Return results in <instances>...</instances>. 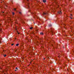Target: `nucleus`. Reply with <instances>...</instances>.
I'll list each match as a JSON object with an SVG mask.
<instances>
[{
  "mask_svg": "<svg viewBox=\"0 0 74 74\" xmlns=\"http://www.w3.org/2000/svg\"><path fill=\"white\" fill-rule=\"evenodd\" d=\"M29 55H33V53H29Z\"/></svg>",
  "mask_w": 74,
  "mask_h": 74,
  "instance_id": "12",
  "label": "nucleus"
},
{
  "mask_svg": "<svg viewBox=\"0 0 74 74\" xmlns=\"http://www.w3.org/2000/svg\"><path fill=\"white\" fill-rule=\"evenodd\" d=\"M59 56H58V57H61L62 56H61L62 55H60H60L59 54Z\"/></svg>",
  "mask_w": 74,
  "mask_h": 74,
  "instance_id": "15",
  "label": "nucleus"
},
{
  "mask_svg": "<svg viewBox=\"0 0 74 74\" xmlns=\"http://www.w3.org/2000/svg\"><path fill=\"white\" fill-rule=\"evenodd\" d=\"M19 14H21V12H19Z\"/></svg>",
  "mask_w": 74,
  "mask_h": 74,
  "instance_id": "29",
  "label": "nucleus"
},
{
  "mask_svg": "<svg viewBox=\"0 0 74 74\" xmlns=\"http://www.w3.org/2000/svg\"><path fill=\"white\" fill-rule=\"evenodd\" d=\"M32 28H33V27H31L30 28V29H32Z\"/></svg>",
  "mask_w": 74,
  "mask_h": 74,
  "instance_id": "20",
  "label": "nucleus"
},
{
  "mask_svg": "<svg viewBox=\"0 0 74 74\" xmlns=\"http://www.w3.org/2000/svg\"><path fill=\"white\" fill-rule=\"evenodd\" d=\"M14 11H16V8L14 9Z\"/></svg>",
  "mask_w": 74,
  "mask_h": 74,
  "instance_id": "24",
  "label": "nucleus"
},
{
  "mask_svg": "<svg viewBox=\"0 0 74 74\" xmlns=\"http://www.w3.org/2000/svg\"><path fill=\"white\" fill-rule=\"evenodd\" d=\"M71 31V32H72V30Z\"/></svg>",
  "mask_w": 74,
  "mask_h": 74,
  "instance_id": "46",
  "label": "nucleus"
},
{
  "mask_svg": "<svg viewBox=\"0 0 74 74\" xmlns=\"http://www.w3.org/2000/svg\"><path fill=\"white\" fill-rule=\"evenodd\" d=\"M15 71H16V70H15Z\"/></svg>",
  "mask_w": 74,
  "mask_h": 74,
  "instance_id": "32",
  "label": "nucleus"
},
{
  "mask_svg": "<svg viewBox=\"0 0 74 74\" xmlns=\"http://www.w3.org/2000/svg\"><path fill=\"white\" fill-rule=\"evenodd\" d=\"M58 13L59 14H62V12H61V11H60L58 12Z\"/></svg>",
  "mask_w": 74,
  "mask_h": 74,
  "instance_id": "4",
  "label": "nucleus"
},
{
  "mask_svg": "<svg viewBox=\"0 0 74 74\" xmlns=\"http://www.w3.org/2000/svg\"><path fill=\"white\" fill-rule=\"evenodd\" d=\"M28 4H29L30 3H28Z\"/></svg>",
  "mask_w": 74,
  "mask_h": 74,
  "instance_id": "37",
  "label": "nucleus"
},
{
  "mask_svg": "<svg viewBox=\"0 0 74 74\" xmlns=\"http://www.w3.org/2000/svg\"><path fill=\"white\" fill-rule=\"evenodd\" d=\"M4 74H6L5 73H4Z\"/></svg>",
  "mask_w": 74,
  "mask_h": 74,
  "instance_id": "44",
  "label": "nucleus"
},
{
  "mask_svg": "<svg viewBox=\"0 0 74 74\" xmlns=\"http://www.w3.org/2000/svg\"><path fill=\"white\" fill-rule=\"evenodd\" d=\"M3 55L4 57H5L7 56V55L6 54H5V55L3 54Z\"/></svg>",
  "mask_w": 74,
  "mask_h": 74,
  "instance_id": "11",
  "label": "nucleus"
},
{
  "mask_svg": "<svg viewBox=\"0 0 74 74\" xmlns=\"http://www.w3.org/2000/svg\"><path fill=\"white\" fill-rule=\"evenodd\" d=\"M70 18L71 19H73V14H71V16H70Z\"/></svg>",
  "mask_w": 74,
  "mask_h": 74,
  "instance_id": "3",
  "label": "nucleus"
},
{
  "mask_svg": "<svg viewBox=\"0 0 74 74\" xmlns=\"http://www.w3.org/2000/svg\"><path fill=\"white\" fill-rule=\"evenodd\" d=\"M30 63H31V62H30Z\"/></svg>",
  "mask_w": 74,
  "mask_h": 74,
  "instance_id": "47",
  "label": "nucleus"
},
{
  "mask_svg": "<svg viewBox=\"0 0 74 74\" xmlns=\"http://www.w3.org/2000/svg\"><path fill=\"white\" fill-rule=\"evenodd\" d=\"M51 26V24H49V27H50Z\"/></svg>",
  "mask_w": 74,
  "mask_h": 74,
  "instance_id": "16",
  "label": "nucleus"
},
{
  "mask_svg": "<svg viewBox=\"0 0 74 74\" xmlns=\"http://www.w3.org/2000/svg\"><path fill=\"white\" fill-rule=\"evenodd\" d=\"M12 14H13V15H14V12H13Z\"/></svg>",
  "mask_w": 74,
  "mask_h": 74,
  "instance_id": "25",
  "label": "nucleus"
},
{
  "mask_svg": "<svg viewBox=\"0 0 74 74\" xmlns=\"http://www.w3.org/2000/svg\"><path fill=\"white\" fill-rule=\"evenodd\" d=\"M51 33H52V35H53V32L52 31H51Z\"/></svg>",
  "mask_w": 74,
  "mask_h": 74,
  "instance_id": "17",
  "label": "nucleus"
},
{
  "mask_svg": "<svg viewBox=\"0 0 74 74\" xmlns=\"http://www.w3.org/2000/svg\"><path fill=\"white\" fill-rule=\"evenodd\" d=\"M6 51V50H3V51H1V52H2L3 53H4Z\"/></svg>",
  "mask_w": 74,
  "mask_h": 74,
  "instance_id": "5",
  "label": "nucleus"
},
{
  "mask_svg": "<svg viewBox=\"0 0 74 74\" xmlns=\"http://www.w3.org/2000/svg\"><path fill=\"white\" fill-rule=\"evenodd\" d=\"M9 20H10V21H11V19H10V18H9Z\"/></svg>",
  "mask_w": 74,
  "mask_h": 74,
  "instance_id": "28",
  "label": "nucleus"
},
{
  "mask_svg": "<svg viewBox=\"0 0 74 74\" xmlns=\"http://www.w3.org/2000/svg\"><path fill=\"white\" fill-rule=\"evenodd\" d=\"M56 48H57V47H56Z\"/></svg>",
  "mask_w": 74,
  "mask_h": 74,
  "instance_id": "38",
  "label": "nucleus"
},
{
  "mask_svg": "<svg viewBox=\"0 0 74 74\" xmlns=\"http://www.w3.org/2000/svg\"><path fill=\"white\" fill-rule=\"evenodd\" d=\"M67 70L68 71H69V69H67Z\"/></svg>",
  "mask_w": 74,
  "mask_h": 74,
  "instance_id": "31",
  "label": "nucleus"
},
{
  "mask_svg": "<svg viewBox=\"0 0 74 74\" xmlns=\"http://www.w3.org/2000/svg\"><path fill=\"white\" fill-rule=\"evenodd\" d=\"M40 34L41 35H44V33L42 32H40Z\"/></svg>",
  "mask_w": 74,
  "mask_h": 74,
  "instance_id": "8",
  "label": "nucleus"
},
{
  "mask_svg": "<svg viewBox=\"0 0 74 74\" xmlns=\"http://www.w3.org/2000/svg\"><path fill=\"white\" fill-rule=\"evenodd\" d=\"M16 30H17V29H16Z\"/></svg>",
  "mask_w": 74,
  "mask_h": 74,
  "instance_id": "41",
  "label": "nucleus"
},
{
  "mask_svg": "<svg viewBox=\"0 0 74 74\" xmlns=\"http://www.w3.org/2000/svg\"><path fill=\"white\" fill-rule=\"evenodd\" d=\"M43 3H45V2H46V0H43Z\"/></svg>",
  "mask_w": 74,
  "mask_h": 74,
  "instance_id": "10",
  "label": "nucleus"
},
{
  "mask_svg": "<svg viewBox=\"0 0 74 74\" xmlns=\"http://www.w3.org/2000/svg\"><path fill=\"white\" fill-rule=\"evenodd\" d=\"M37 44H39V42H37Z\"/></svg>",
  "mask_w": 74,
  "mask_h": 74,
  "instance_id": "26",
  "label": "nucleus"
},
{
  "mask_svg": "<svg viewBox=\"0 0 74 74\" xmlns=\"http://www.w3.org/2000/svg\"><path fill=\"white\" fill-rule=\"evenodd\" d=\"M20 21H21L22 20V18H20Z\"/></svg>",
  "mask_w": 74,
  "mask_h": 74,
  "instance_id": "23",
  "label": "nucleus"
},
{
  "mask_svg": "<svg viewBox=\"0 0 74 74\" xmlns=\"http://www.w3.org/2000/svg\"><path fill=\"white\" fill-rule=\"evenodd\" d=\"M63 48H65V47H63Z\"/></svg>",
  "mask_w": 74,
  "mask_h": 74,
  "instance_id": "33",
  "label": "nucleus"
},
{
  "mask_svg": "<svg viewBox=\"0 0 74 74\" xmlns=\"http://www.w3.org/2000/svg\"><path fill=\"white\" fill-rule=\"evenodd\" d=\"M29 1V0H27V1Z\"/></svg>",
  "mask_w": 74,
  "mask_h": 74,
  "instance_id": "39",
  "label": "nucleus"
},
{
  "mask_svg": "<svg viewBox=\"0 0 74 74\" xmlns=\"http://www.w3.org/2000/svg\"><path fill=\"white\" fill-rule=\"evenodd\" d=\"M16 70H18V69L17 67L16 68Z\"/></svg>",
  "mask_w": 74,
  "mask_h": 74,
  "instance_id": "14",
  "label": "nucleus"
},
{
  "mask_svg": "<svg viewBox=\"0 0 74 74\" xmlns=\"http://www.w3.org/2000/svg\"><path fill=\"white\" fill-rule=\"evenodd\" d=\"M64 28L65 29H66V24H64Z\"/></svg>",
  "mask_w": 74,
  "mask_h": 74,
  "instance_id": "7",
  "label": "nucleus"
},
{
  "mask_svg": "<svg viewBox=\"0 0 74 74\" xmlns=\"http://www.w3.org/2000/svg\"><path fill=\"white\" fill-rule=\"evenodd\" d=\"M33 14H34V13H33Z\"/></svg>",
  "mask_w": 74,
  "mask_h": 74,
  "instance_id": "45",
  "label": "nucleus"
},
{
  "mask_svg": "<svg viewBox=\"0 0 74 74\" xmlns=\"http://www.w3.org/2000/svg\"><path fill=\"white\" fill-rule=\"evenodd\" d=\"M67 66V65H66V64H64L63 66V67H60V69H64L65 67V66Z\"/></svg>",
  "mask_w": 74,
  "mask_h": 74,
  "instance_id": "1",
  "label": "nucleus"
},
{
  "mask_svg": "<svg viewBox=\"0 0 74 74\" xmlns=\"http://www.w3.org/2000/svg\"><path fill=\"white\" fill-rule=\"evenodd\" d=\"M6 72L7 71V70H6Z\"/></svg>",
  "mask_w": 74,
  "mask_h": 74,
  "instance_id": "35",
  "label": "nucleus"
},
{
  "mask_svg": "<svg viewBox=\"0 0 74 74\" xmlns=\"http://www.w3.org/2000/svg\"><path fill=\"white\" fill-rule=\"evenodd\" d=\"M4 12H3L2 13H4Z\"/></svg>",
  "mask_w": 74,
  "mask_h": 74,
  "instance_id": "36",
  "label": "nucleus"
},
{
  "mask_svg": "<svg viewBox=\"0 0 74 74\" xmlns=\"http://www.w3.org/2000/svg\"><path fill=\"white\" fill-rule=\"evenodd\" d=\"M47 14V12H43V15H46V14Z\"/></svg>",
  "mask_w": 74,
  "mask_h": 74,
  "instance_id": "9",
  "label": "nucleus"
},
{
  "mask_svg": "<svg viewBox=\"0 0 74 74\" xmlns=\"http://www.w3.org/2000/svg\"><path fill=\"white\" fill-rule=\"evenodd\" d=\"M7 22H9L8 21H5V23H6Z\"/></svg>",
  "mask_w": 74,
  "mask_h": 74,
  "instance_id": "21",
  "label": "nucleus"
},
{
  "mask_svg": "<svg viewBox=\"0 0 74 74\" xmlns=\"http://www.w3.org/2000/svg\"><path fill=\"white\" fill-rule=\"evenodd\" d=\"M33 55H35V54L34 53H33Z\"/></svg>",
  "mask_w": 74,
  "mask_h": 74,
  "instance_id": "30",
  "label": "nucleus"
},
{
  "mask_svg": "<svg viewBox=\"0 0 74 74\" xmlns=\"http://www.w3.org/2000/svg\"><path fill=\"white\" fill-rule=\"evenodd\" d=\"M28 8H29V5H28Z\"/></svg>",
  "mask_w": 74,
  "mask_h": 74,
  "instance_id": "27",
  "label": "nucleus"
},
{
  "mask_svg": "<svg viewBox=\"0 0 74 74\" xmlns=\"http://www.w3.org/2000/svg\"><path fill=\"white\" fill-rule=\"evenodd\" d=\"M18 45H19V44H17L16 45V46H18Z\"/></svg>",
  "mask_w": 74,
  "mask_h": 74,
  "instance_id": "13",
  "label": "nucleus"
},
{
  "mask_svg": "<svg viewBox=\"0 0 74 74\" xmlns=\"http://www.w3.org/2000/svg\"><path fill=\"white\" fill-rule=\"evenodd\" d=\"M43 59H44V60H45V58H43Z\"/></svg>",
  "mask_w": 74,
  "mask_h": 74,
  "instance_id": "34",
  "label": "nucleus"
},
{
  "mask_svg": "<svg viewBox=\"0 0 74 74\" xmlns=\"http://www.w3.org/2000/svg\"><path fill=\"white\" fill-rule=\"evenodd\" d=\"M14 45V44L13 43V44H12L11 45L12 46V45Z\"/></svg>",
  "mask_w": 74,
  "mask_h": 74,
  "instance_id": "22",
  "label": "nucleus"
},
{
  "mask_svg": "<svg viewBox=\"0 0 74 74\" xmlns=\"http://www.w3.org/2000/svg\"><path fill=\"white\" fill-rule=\"evenodd\" d=\"M29 50L28 51H29L30 50H31L33 48V46H32L31 47H30V46H29Z\"/></svg>",
  "mask_w": 74,
  "mask_h": 74,
  "instance_id": "2",
  "label": "nucleus"
},
{
  "mask_svg": "<svg viewBox=\"0 0 74 74\" xmlns=\"http://www.w3.org/2000/svg\"><path fill=\"white\" fill-rule=\"evenodd\" d=\"M17 33L18 34H20V33H19V32H18V31H17Z\"/></svg>",
  "mask_w": 74,
  "mask_h": 74,
  "instance_id": "19",
  "label": "nucleus"
},
{
  "mask_svg": "<svg viewBox=\"0 0 74 74\" xmlns=\"http://www.w3.org/2000/svg\"><path fill=\"white\" fill-rule=\"evenodd\" d=\"M0 26H1V27L2 26V25L1 24H0Z\"/></svg>",
  "mask_w": 74,
  "mask_h": 74,
  "instance_id": "18",
  "label": "nucleus"
},
{
  "mask_svg": "<svg viewBox=\"0 0 74 74\" xmlns=\"http://www.w3.org/2000/svg\"><path fill=\"white\" fill-rule=\"evenodd\" d=\"M55 44V42L53 41H52V43L51 44V46L52 47L53 46V44Z\"/></svg>",
  "mask_w": 74,
  "mask_h": 74,
  "instance_id": "6",
  "label": "nucleus"
},
{
  "mask_svg": "<svg viewBox=\"0 0 74 74\" xmlns=\"http://www.w3.org/2000/svg\"><path fill=\"white\" fill-rule=\"evenodd\" d=\"M2 3V2H1V3Z\"/></svg>",
  "mask_w": 74,
  "mask_h": 74,
  "instance_id": "43",
  "label": "nucleus"
},
{
  "mask_svg": "<svg viewBox=\"0 0 74 74\" xmlns=\"http://www.w3.org/2000/svg\"><path fill=\"white\" fill-rule=\"evenodd\" d=\"M15 39H16V38H15Z\"/></svg>",
  "mask_w": 74,
  "mask_h": 74,
  "instance_id": "40",
  "label": "nucleus"
},
{
  "mask_svg": "<svg viewBox=\"0 0 74 74\" xmlns=\"http://www.w3.org/2000/svg\"><path fill=\"white\" fill-rule=\"evenodd\" d=\"M33 34H33V33H34V32H33Z\"/></svg>",
  "mask_w": 74,
  "mask_h": 74,
  "instance_id": "42",
  "label": "nucleus"
}]
</instances>
